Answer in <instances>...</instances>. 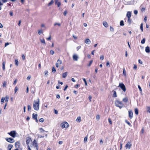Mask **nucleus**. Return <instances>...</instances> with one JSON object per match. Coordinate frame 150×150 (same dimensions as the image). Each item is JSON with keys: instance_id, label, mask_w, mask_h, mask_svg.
I'll list each match as a JSON object with an SVG mask.
<instances>
[{"instance_id": "37", "label": "nucleus", "mask_w": 150, "mask_h": 150, "mask_svg": "<svg viewBox=\"0 0 150 150\" xmlns=\"http://www.w3.org/2000/svg\"><path fill=\"white\" fill-rule=\"evenodd\" d=\"M57 4V5L58 7H59L61 5V4L60 2L59 1L57 2V4Z\"/></svg>"}, {"instance_id": "55", "label": "nucleus", "mask_w": 150, "mask_h": 150, "mask_svg": "<svg viewBox=\"0 0 150 150\" xmlns=\"http://www.w3.org/2000/svg\"><path fill=\"white\" fill-rule=\"evenodd\" d=\"M81 48V46H79L76 47V50L77 51L79 50Z\"/></svg>"}, {"instance_id": "25", "label": "nucleus", "mask_w": 150, "mask_h": 150, "mask_svg": "<svg viewBox=\"0 0 150 150\" xmlns=\"http://www.w3.org/2000/svg\"><path fill=\"white\" fill-rule=\"evenodd\" d=\"M135 113V114L137 115L138 114L139 112L137 108H136L134 110Z\"/></svg>"}, {"instance_id": "12", "label": "nucleus", "mask_w": 150, "mask_h": 150, "mask_svg": "<svg viewBox=\"0 0 150 150\" xmlns=\"http://www.w3.org/2000/svg\"><path fill=\"white\" fill-rule=\"evenodd\" d=\"M129 116L130 119H132L133 117V113L132 110H129Z\"/></svg>"}, {"instance_id": "22", "label": "nucleus", "mask_w": 150, "mask_h": 150, "mask_svg": "<svg viewBox=\"0 0 150 150\" xmlns=\"http://www.w3.org/2000/svg\"><path fill=\"white\" fill-rule=\"evenodd\" d=\"M103 24L105 27H107L108 26V23L105 21H104L103 22Z\"/></svg>"}, {"instance_id": "21", "label": "nucleus", "mask_w": 150, "mask_h": 150, "mask_svg": "<svg viewBox=\"0 0 150 150\" xmlns=\"http://www.w3.org/2000/svg\"><path fill=\"white\" fill-rule=\"evenodd\" d=\"M13 147V145L11 144H9L8 146V150H11V149Z\"/></svg>"}, {"instance_id": "4", "label": "nucleus", "mask_w": 150, "mask_h": 150, "mask_svg": "<svg viewBox=\"0 0 150 150\" xmlns=\"http://www.w3.org/2000/svg\"><path fill=\"white\" fill-rule=\"evenodd\" d=\"M118 87H120L125 92L126 88L125 86L123 83H120Z\"/></svg>"}, {"instance_id": "63", "label": "nucleus", "mask_w": 150, "mask_h": 150, "mask_svg": "<svg viewBox=\"0 0 150 150\" xmlns=\"http://www.w3.org/2000/svg\"><path fill=\"white\" fill-rule=\"evenodd\" d=\"M17 82V79H16L14 80V82H13V85H15L16 84V83Z\"/></svg>"}, {"instance_id": "58", "label": "nucleus", "mask_w": 150, "mask_h": 150, "mask_svg": "<svg viewBox=\"0 0 150 150\" xmlns=\"http://www.w3.org/2000/svg\"><path fill=\"white\" fill-rule=\"evenodd\" d=\"M134 13L135 15H137L138 13V11L137 10H135L134 11Z\"/></svg>"}, {"instance_id": "49", "label": "nucleus", "mask_w": 150, "mask_h": 150, "mask_svg": "<svg viewBox=\"0 0 150 150\" xmlns=\"http://www.w3.org/2000/svg\"><path fill=\"white\" fill-rule=\"evenodd\" d=\"M39 122H43L44 121V119L43 118H41L39 120Z\"/></svg>"}, {"instance_id": "42", "label": "nucleus", "mask_w": 150, "mask_h": 150, "mask_svg": "<svg viewBox=\"0 0 150 150\" xmlns=\"http://www.w3.org/2000/svg\"><path fill=\"white\" fill-rule=\"evenodd\" d=\"M140 28L142 31V32H143V24L141 23V25L140 26Z\"/></svg>"}, {"instance_id": "46", "label": "nucleus", "mask_w": 150, "mask_h": 150, "mask_svg": "<svg viewBox=\"0 0 150 150\" xmlns=\"http://www.w3.org/2000/svg\"><path fill=\"white\" fill-rule=\"evenodd\" d=\"M110 30L111 32H113L114 31V29L111 26H110Z\"/></svg>"}, {"instance_id": "30", "label": "nucleus", "mask_w": 150, "mask_h": 150, "mask_svg": "<svg viewBox=\"0 0 150 150\" xmlns=\"http://www.w3.org/2000/svg\"><path fill=\"white\" fill-rule=\"evenodd\" d=\"M2 68L3 69L4 71L5 69V62H4L2 63Z\"/></svg>"}, {"instance_id": "3", "label": "nucleus", "mask_w": 150, "mask_h": 150, "mask_svg": "<svg viewBox=\"0 0 150 150\" xmlns=\"http://www.w3.org/2000/svg\"><path fill=\"white\" fill-rule=\"evenodd\" d=\"M60 126L62 128H67L69 127L68 123L66 122H63L61 123Z\"/></svg>"}, {"instance_id": "2", "label": "nucleus", "mask_w": 150, "mask_h": 150, "mask_svg": "<svg viewBox=\"0 0 150 150\" xmlns=\"http://www.w3.org/2000/svg\"><path fill=\"white\" fill-rule=\"evenodd\" d=\"M40 100L38 98L36 100H34L33 103V107L34 109L38 111L39 109Z\"/></svg>"}, {"instance_id": "10", "label": "nucleus", "mask_w": 150, "mask_h": 150, "mask_svg": "<svg viewBox=\"0 0 150 150\" xmlns=\"http://www.w3.org/2000/svg\"><path fill=\"white\" fill-rule=\"evenodd\" d=\"M6 140L8 142L10 143H13L14 142V139L12 138H6Z\"/></svg>"}, {"instance_id": "27", "label": "nucleus", "mask_w": 150, "mask_h": 150, "mask_svg": "<svg viewBox=\"0 0 150 150\" xmlns=\"http://www.w3.org/2000/svg\"><path fill=\"white\" fill-rule=\"evenodd\" d=\"M123 74L124 76H125V77H126V71L125 70V69L124 68L123 69Z\"/></svg>"}, {"instance_id": "53", "label": "nucleus", "mask_w": 150, "mask_h": 150, "mask_svg": "<svg viewBox=\"0 0 150 150\" xmlns=\"http://www.w3.org/2000/svg\"><path fill=\"white\" fill-rule=\"evenodd\" d=\"M56 25H58L59 26H60L61 25V24L60 23H54V25L56 26Z\"/></svg>"}, {"instance_id": "39", "label": "nucleus", "mask_w": 150, "mask_h": 150, "mask_svg": "<svg viewBox=\"0 0 150 150\" xmlns=\"http://www.w3.org/2000/svg\"><path fill=\"white\" fill-rule=\"evenodd\" d=\"M100 116L98 115L96 116V119L98 121L100 120Z\"/></svg>"}, {"instance_id": "35", "label": "nucleus", "mask_w": 150, "mask_h": 150, "mask_svg": "<svg viewBox=\"0 0 150 150\" xmlns=\"http://www.w3.org/2000/svg\"><path fill=\"white\" fill-rule=\"evenodd\" d=\"M5 98L4 97H2L1 100V104H2L4 102V101L5 100Z\"/></svg>"}, {"instance_id": "40", "label": "nucleus", "mask_w": 150, "mask_h": 150, "mask_svg": "<svg viewBox=\"0 0 150 150\" xmlns=\"http://www.w3.org/2000/svg\"><path fill=\"white\" fill-rule=\"evenodd\" d=\"M83 80L85 82V85L86 86H87V81H86V79L85 78H83Z\"/></svg>"}, {"instance_id": "23", "label": "nucleus", "mask_w": 150, "mask_h": 150, "mask_svg": "<svg viewBox=\"0 0 150 150\" xmlns=\"http://www.w3.org/2000/svg\"><path fill=\"white\" fill-rule=\"evenodd\" d=\"M68 73L67 72H66L62 74V77L63 78H65L67 75Z\"/></svg>"}, {"instance_id": "16", "label": "nucleus", "mask_w": 150, "mask_h": 150, "mask_svg": "<svg viewBox=\"0 0 150 150\" xmlns=\"http://www.w3.org/2000/svg\"><path fill=\"white\" fill-rule=\"evenodd\" d=\"M20 144V143L18 142H16L15 144V146L18 149L19 148Z\"/></svg>"}, {"instance_id": "13", "label": "nucleus", "mask_w": 150, "mask_h": 150, "mask_svg": "<svg viewBox=\"0 0 150 150\" xmlns=\"http://www.w3.org/2000/svg\"><path fill=\"white\" fill-rule=\"evenodd\" d=\"M38 116L37 114H35L34 113L33 114V118L35 120L36 122H38V120L37 119V117Z\"/></svg>"}, {"instance_id": "59", "label": "nucleus", "mask_w": 150, "mask_h": 150, "mask_svg": "<svg viewBox=\"0 0 150 150\" xmlns=\"http://www.w3.org/2000/svg\"><path fill=\"white\" fill-rule=\"evenodd\" d=\"M73 37L74 38L75 40H76L78 38L77 36L73 35Z\"/></svg>"}, {"instance_id": "41", "label": "nucleus", "mask_w": 150, "mask_h": 150, "mask_svg": "<svg viewBox=\"0 0 150 150\" xmlns=\"http://www.w3.org/2000/svg\"><path fill=\"white\" fill-rule=\"evenodd\" d=\"M120 25L121 26H123L124 25V22L123 21H120Z\"/></svg>"}, {"instance_id": "45", "label": "nucleus", "mask_w": 150, "mask_h": 150, "mask_svg": "<svg viewBox=\"0 0 150 150\" xmlns=\"http://www.w3.org/2000/svg\"><path fill=\"white\" fill-rule=\"evenodd\" d=\"M40 131L41 132H45L42 128H41L40 129Z\"/></svg>"}, {"instance_id": "9", "label": "nucleus", "mask_w": 150, "mask_h": 150, "mask_svg": "<svg viewBox=\"0 0 150 150\" xmlns=\"http://www.w3.org/2000/svg\"><path fill=\"white\" fill-rule=\"evenodd\" d=\"M62 64V61L61 60L58 59L56 64V66L58 68L59 67L60 65Z\"/></svg>"}, {"instance_id": "5", "label": "nucleus", "mask_w": 150, "mask_h": 150, "mask_svg": "<svg viewBox=\"0 0 150 150\" xmlns=\"http://www.w3.org/2000/svg\"><path fill=\"white\" fill-rule=\"evenodd\" d=\"M16 134L17 133L15 131H12L8 133V134L13 138L16 137Z\"/></svg>"}, {"instance_id": "1", "label": "nucleus", "mask_w": 150, "mask_h": 150, "mask_svg": "<svg viewBox=\"0 0 150 150\" xmlns=\"http://www.w3.org/2000/svg\"><path fill=\"white\" fill-rule=\"evenodd\" d=\"M28 150H38V143L35 139L34 140L30 145H28Z\"/></svg>"}, {"instance_id": "44", "label": "nucleus", "mask_w": 150, "mask_h": 150, "mask_svg": "<svg viewBox=\"0 0 150 150\" xmlns=\"http://www.w3.org/2000/svg\"><path fill=\"white\" fill-rule=\"evenodd\" d=\"M100 59L101 60H103L104 59V56L103 55H101L100 56Z\"/></svg>"}, {"instance_id": "60", "label": "nucleus", "mask_w": 150, "mask_h": 150, "mask_svg": "<svg viewBox=\"0 0 150 150\" xmlns=\"http://www.w3.org/2000/svg\"><path fill=\"white\" fill-rule=\"evenodd\" d=\"M108 121H109V122L110 123V124H112V122L111 120H110V118H109L108 119Z\"/></svg>"}, {"instance_id": "28", "label": "nucleus", "mask_w": 150, "mask_h": 150, "mask_svg": "<svg viewBox=\"0 0 150 150\" xmlns=\"http://www.w3.org/2000/svg\"><path fill=\"white\" fill-rule=\"evenodd\" d=\"M53 3H54L53 0H51V1L48 3V6H50Z\"/></svg>"}, {"instance_id": "7", "label": "nucleus", "mask_w": 150, "mask_h": 150, "mask_svg": "<svg viewBox=\"0 0 150 150\" xmlns=\"http://www.w3.org/2000/svg\"><path fill=\"white\" fill-rule=\"evenodd\" d=\"M132 144L130 142H128L126 144L125 147L126 149H130Z\"/></svg>"}, {"instance_id": "11", "label": "nucleus", "mask_w": 150, "mask_h": 150, "mask_svg": "<svg viewBox=\"0 0 150 150\" xmlns=\"http://www.w3.org/2000/svg\"><path fill=\"white\" fill-rule=\"evenodd\" d=\"M32 141V140L31 139V138L30 137H27L26 138V144H27L28 146V145H29V143L31 142Z\"/></svg>"}, {"instance_id": "36", "label": "nucleus", "mask_w": 150, "mask_h": 150, "mask_svg": "<svg viewBox=\"0 0 150 150\" xmlns=\"http://www.w3.org/2000/svg\"><path fill=\"white\" fill-rule=\"evenodd\" d=\"M145 38H143L141 41V43L142 44H144L145 43Z\"/></svg>"}, {"instance_id": "64", "label": "nucleus", "mask_w": 150, "mask_h": 150, "mask_svg": "<svg viewBox=\"0 0 150 150\" xmlns=\"http://www.w3.org/2000/svg\"><path fill=\"white\" fill-rule=\"evenodd\" d=\"M138 61L139 63L141 64H142L143 63L142 61L140 59H139Z\"/></svg>"}, {"instance_id": "62", "label": "nucleus", "mask_w": 150, "mask_h": 150, "mask_svg": "<svg viewBox=\"0 0 150 150\" xmlns=\"http://www.w3.org/2000/svg\"><path fill=\"white\" fill-rule=\"evenodd\" d=\"M47 40H50L51 39V36L50 35L49 36V37L48 38H46Z\"/></svg>"}, {"instance_id": "50", "label": "nucleus", "mask_w": 150, "mask_h": 150, "mask_svg": "<svg viewBox=\"0 0 150 150\" xmlns=\"http://www.w3.org/2000/svg\"><path fill=\"white\" fill-rule=\"evenodd\" d=\"M45 75L46 76H47L48 75V71H45L44 72Z\"/></svg>"}, {"instance_id": "51", "label": "nucleus", "mask_w": 150, "mask_h": 150, "mask_svg": "<svg viewBox=\"0 0 150 150\" xmlns=\"http://www.w3.org/2000/svg\"><path fill=\"white\" fill-rule=\"evenodd\" d=\"M28 110L29 111L30 110H31V107L29 105H28Z\"/></svg>"}, {"instance_id": "29", "label": "nucleus", "mask_w": 150, "mask_h": 150, "mask_svg": "<svg viewBox=\"0 0 150 150\" xmlns=\"http://www.w3.org/2000/svg\"><path fill=\"white\" fill-rule=\"evenodd\" d=\"M123 101L125 103L127 102L128 101V99L127 98L125 97L123 99Z\"/></svg>"}, {"instance_id": "38", "label": "nucleus", "mask_w": 150, "mask_h": 150, "mask_svg": "<svg viewBox=\"0 0 150 150\" xmlns=\"http://www.w3.org/2000/svg\"><path fill=\"white\" fill-rule=\"evenodd\" d=\"M68 13L67 11V10H65L63 12V14L64 16H66Z\"/></svg>"}, {"instance_id": "54", "label": "nucleus", "mask_w": 150, "mask_h": 150, "mask_svg": "<svg viewBox=\"0 0 150 150\" xmlns=\"http://www.w3.org/2000/svg\"><path fill=\"white\" fill-rule=\"evenodd\" d=\"M87 137H85L84 139V141L85 142H86L87 140Z\"/></svg>"}, {"instance_id": "18", "label": "nucleus", "mask_w": 150, "mask_h": 150, "mask_svg": "<svg viewBox=\"0 0 150 150\" xmlns=\"http://www.w3.org/2000/svg\"><path fill=\"white\" fill-rule=\"evenodd\" d=\"M7 85V82L6 81H4V82L2 83V86L3 88H6Z\"/></svg>"}, {"instance_id": "14", "label": "nucleus", "mask_w": 150, "mask_h": 150, "mask_svg": "<svg viewBox=\"0 0 150 150\" xmlns=\"http://www.w3.org/2000/svg\"><path fill=\"white\" fill-rule=\"evenodd\" d=\"M84 42L87 45H89L91 43V41L89 39L87 38L85 40Z\"/></svg>"}, {"instance_id": "26", "label": "nucleus", "mask_w": 150, "mask_h": 150, "mask_svg": "<svg viewBox=\"0 0 150 150\" xmlns=\"http://www.w3.org/2000/svg\"><path fill=\"white\" fill-rule=\"evenodd\" d=\"M81 121V117H78L76 120V121L78 122H80Z\"/></svg>"}, {"instance_id": "47", "label": "nucleus", "mask_w": 150, "mask_h": 150, "mask_svg": "<svg viewBox=\"0 0 150 150\" xmlns=\"http://www.w3.org/2000/svg\"><path fill=\"white\" fill-rule=\"evenodd\" d=\"M50 54L51 55H53L54 53V52L53 50H51L50 51Z\"/></svg>"}, {"instance_id": "15", "label": "nucleus", "mask_w": 150, "mask_h": 150, "mask_svg": "<svg viewBox=\"0 0 150 150\" xmlns=\"http://www.w3.org/2000/svg\"><path fill=\"white\" fill-rule=\"evenodd\" d=\"M145 51L146 53H149L150 52V48L149 47L147 46L145 47Z\"/></svg>"}, {"instance_id": "17", "label": "nucleus", "mask_w": 150, "mask_h": 150, "mask_svg": "<svg viewBox=\"0 0 150 150\" xmlns=\"http://www.w3.org/2000/svg\"><path fill=\"white\" fill-rule=\"evenodd\" d=\"M131 15V13L130 11H128L127 14V18H130Z\"/></svg>"}, {"instance_id": "57", "label": "nucleus", "mask_w": 150, "mask_h": 150, "mask_svg": "<svg viewBox=\"0 0 150 150\" xmlns=\"http://www.w3.org/2000/svg\"><path fill=\"white\" fill-rule=\"evenodd\" d=\"M92 96H90L88 97V99L89 100L90 102H91V99H92Z\"/></svg>"}, {"instance_id": "34", "label": "nucleus", "mask_w": 150, "mask_h": 150, "mask_svg": "<svg viewBox=\"0 0 150 150\" xmlns=\"http://www.w3.org/2000/svg\"><path fill=\"white\" fill-rule=\"evenodd\" d=\"M15 65L17 66L18 65V59H15Z\"/></svg>"}, {"instance_id": "24", "label": "nucleus", "mask_w": 150, "mask_h": 150, "mask_svg": "<svg viewBox=\"0 0 150 150\" xmlns=\"http://www.w3.org/2000/svg\"><path fill=\"white\" fill-rule=\"evenodd\" d=\"M38 33L39 35H40L43 33V31L42 29L39 30L38 31Z\"/></svg>"}, {"instance_id": "61", "label": "nucleus", "mask_w": 150, "mask_h": 150, "mask_svg": "<svg viewBox=\"0 0 150 150\" xmlns=\"http://www.w3.org/2000/svg\"><path fill=\"white\" fill-rule=\"evenodd\" d=\"M31 76L30 75L28 76L27 78V79L28 80H29L30 78H31Z\"/></svg>"}, {"instance_id": "33", "label": "nucleus", "mask_w": 150, "mask_h": 150, "mask_svg": "<svg viewBox=\"0 0 150 150\" xmlns=\"http://www.w3.org/2000/svg\"><path fill=\"white\" fill-rule=\"evenodd\" d=\"M5 98V101H6V102H8V100H9V97L8 96H6L5 98Z\"/></svg>"}, {"instance_id": "6", "label": "nucleus", "mask_w": 150, "mask_h": 150, "mask_svg": "<svg viewBox=\"0 0 150 150\" xmlns=\"http://www.w3.org/2000/svg\"><path fill=\"white\" fill-rule=\"evenodd\" d=\"M115 105L119 107L120 109L122 107V104L121 102L119 100H116L115 102Z\"/></svg>"}, {"instance_id": "32", "label": "nucleus", "mask_w": 150, "mask_h": 150, "mask_svg": "<svg viewBox=\"0 0 150 150\" xmlns=\"http://www.w3.org/2000/svg\"><path fill=\"white\" fill-rule=\"evenodd\" d=\"M113 96L114 97H116L117 96L116 93L115 91H113Z\"/></svg>"}, {"instance_id": "52", "label": "nucleus", "mask_w": 150, "mask_h": 150, "mask_svg": "<svg viewBox=\"0 0 150 150\" xmlns=\"http://www.w3.org/2000/svg\"><path fill=\"white\" fill-rule=\"evenodd\" d=\"M93 62V60H91L90 62L89 63L88 65V67H90L91 66V64H92V63Z\"/></svg>"}, {"instance_id": "19", "label": "nucleus", "mask_w": 150, "mask_h": 150, "mask_svg": "<svg viewBox=\"0 0 150 150\" xmlns=\"http://www.w3.org/2000/svg\"><path fill=\"white\" fill-rule=\"evenodd\" d=\"M40 41L41 42V43L44 44L45 45V44H46L45 42L44 39H42L40 38Z\"/></svg>"}, {"instance_id": "20", "label": "nucleus", "mask_w": 150, "mask_h": 150, "mask_svg": "<svg viewBox=\"0 0 150 150\" xmlns=\"http://www.w3.org/2000/svg\"><path fill=\"white\" fill-rule=\"evenodd\" d=\"M146 111L150 113V106H146Z\"/></svg>"}, {"instance_id": "43", "label": "nucleus", "mask_w": 150, "mask_h": 150, "mask_svg": "<svg viewBox=\"0 0 150 150\" xmlns=\"http://www.w3.org/2000/svg\"><path fill=\"white\" fill-rule=\"evenodd\" d=\"M52 71L54 73L56 72V70L54 67H53L52 68Z\"/></svg>"}, {"instance_id": "56", "label": "nucleus", "mask_w": 150, "mask_h": 150, "mask_svg": "<svg viewBox=\"0 0 150 150\" xmlns=\"http://www.w3.org/2000/svg\"><path fill=\"white\" fill-rule=\"evenodd\" d=\"M128 22L129 23H131V20L130 19V18H128Z\"/></svg>"}, {"instance_id": "31", "label": "nucleus", "mask_w": 150, "mask_h": 150, "mask_svg": "<svg viewBox=\"0 0 150 150\" xmlns=\"http://www.w3.org/2000/svg\"><path fill=\"white\" fill-rule=\"evenodd\" d=\"M125 122L130 127L132 126V125H131V123L128 121L126 120H125Z\"/></svg>"}, {"instance_id": "48", "label": "nucleus", "mask_w": 150, "mask_h": 150, "mask_svg": "<svg viewBox=\"0 0 150 150\" xmlns=\"http://www.w3.org/2000/svg\"><path fill=\"white\" fill-rule=\"evenodd\" d=\"M18 89L17 86H16L14 89L15 93L16 92L18 91Z\"/></svg>"}, {"instance_id": "8", "label": "nucleus", "mask_w": 150, "mask_h": 150, "mask_svg": "<svg viewBox=\"0 0 150 150\" xmlns=\"http://www.w3.org/2000/svg\"><path fill=\"white\" fill-rule=\"evenodd\" d=\"M72 58L74 61H77L78 60L79 57L77 54H74L73 55Z\"/></svg>"}]
</instances>
